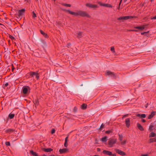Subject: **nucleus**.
<instances>
[{"label":"nucleus","instance_id":"obj_32","mask_svg":"<svg viewBox=\"0 0 156 156\" xmlns=\"http://www.w3.org/2000/svg\"><path fill=\"white\" fill-rule=\"evenodd\" d=\"M62 5H64V6H68V7H70L71 6V5H70V4H64V3H63V4H62Z\"/></svg>","mask_w":156,"mask_h":156},{"label":"nucleus","instance_id":"obj_51","mask_svg":"<svg viewBox=\"0 0 156 156\" xmlns=\"http://www.w3.org/2000/svg\"><path fill=\"white\" fill-rule=\"evenodd\" d=\"M131 31H137V30H131Z\"/></svg>","mask_w":156,"mask_h":156},{"label":"nucleus","instance_id":"obj_41","mask_svg":"<svg viewBox=\"0 0 156 156\" xmlns=\"http://www.w3.org/2000/svg\"><path fill=\"white\" fill-rule=\"evenodd\" d=\"M111 132V131L110 130L107 131L105 132V133H110Z\"/></svg>","mask_w":156,"mask_h":156},{"label":"nucleus","instance_id":"obj_4","mask_svg":"<svg viewBox=\"0 0 156 156\" xmlns=\"http://www.w3.org/2000/svg\"><path fill=\"white\" fill-rule=\"evenodd\" d=\"M106 75L110 77L115 78L116 77V74L110 71H107L106 73Z\"/></svg>","mask_w":156,"mask_h":156},{"label":"nucleus","instance_id":"obj_6","mask_svg":"<svg viewBox=\"0 0 156 156\" xmlns=\"http://www.w3.org/2000/svg\"><path fill=\"white\" fill-rule=\"evenodd\" d=\"M115 151L116 153L122 156H124L126 155V153L118 149H115Z\"/></svg>","mask_w":156,"mask_h":156},{"label":"nucleus","instance_id":"obj_14","mask_svg":"<svg viewBox=\"0 0 156 156\" xmlns=\"http://www.w3.org/2000/svg\"><path fill=\"white\" fill-rule=\"evenodd\" d=\"M107 140V137L106 136H104L101 139V141L103 142H106Z\"/></svg>","mask_w":156,"mask_h":156},{"label":"nucleus","instance_id":"obj_5","mask_svg":"<svg viewBox=\"0 0 156 156\" xmlns=\"http://www.w3.org/2000/svg\"><path fill=\"white\" fill-rule=\"evenodd\" d=\"M103 153L104 154L109 156H116L115 154H113L111 152L108 151L104 150L103 151Z\"/></svg>","mask_w":156,"mask_h":156},{"label":"nucleus","instance_id":"obj_16","mask_svg":"<svg viewBox=\"0 0 156 156\" xmlns=\"http://www.w3.org/2000/svg\"><path fill=\"white\" fill-rule=\"evenodd\" d=\"M68 137L67 136L65 139V142L64 144V146L65 147H67L68 146L67 142L68 141Z\"/></svg>","mask_w":156,"mask_h":156},{"label":"nucleus","instance_id":"obj_40","mask_svg":"<svg viewBox=\"0 0 156 156\" xmlns=\"http://www.w3.org/2000/svg\"><path fill=\"white\" fill-rule=\"evenodd\" d=\"M128 116V114H126L125 115H123V117H122V119H123L124 118H125V117H127Z\"/></svg>","mask_w":156,"mask_h":156},{"label":"nucleus","instance_id":"obj_9","mask_svg":"<svg viewBox=\"0 0 156 156\" xmlns=\"http://www.w3.org/2000/svg\"><path fill=\"white\" fill-rule=\"evenodd\" d=\"M68 150L67 148H64L61 149L59 150V152L60 154L68 152Z\"/></svg>","mask_w":156,"mask_h":156},{"label":"nucleus","instance_id":"obj_12","mask_svg":"<svg viewBox=\"0 0 156 156\" xmlns=\"http://www.w3.org/2000/svg\"><path fill=\"white\" fill-rule=\"evenodd\" d=\"M87 6L89 7L90 8H94L96 7L97 5H93L89 3H87L86 4Z\"/></svg>","mask_w":156,"mask_h":156},{"label":"nucleus","instance_id":"obj_52","mask_svg":"<svg viewBox=\"0 0 156 156\" xmlns=\"http://www.w3.org/2000/svg\"><path fill=\"white\" fill-rule=\"evenodd\" d=\"M120 4L119 5V7L118 8V9H120Z\"/></svg>","mask_w":156,"mask_h":156},{"label":"nucleus","instance_id":"obj_30","mask_svg":"<svg viewBox=\"0 0 156 156\" xmlns=\"http://www.w3.org/2000/svg\"><path fill=\"white\" fill-rule=\"evenodd\" d=\"M41 33L45 37H46L47 36V35L45 34V33H44L43 31L41 30Z\"/></svg>","mask_w":156,"mask_h":156},{"label":"nucleus","instance_id":"obj_13","mask_svg":"<svg viewBox=\"0 0 156 156\" xmlns=\"http://www.w3.org/2000/svg\"><path fill=\"white\" fill-rule=\"evenodd\" d=\"M137 127L138 129L141 131H143L144 129L141 125L139 123H137Z\"/></svg>","mask_w":156,"mask_h":156},{"label":"nucleus","instance_id":"obj_23","mask_svg":"<svg viewBox=\"0 0 156 156\" xmlns=\"http://www.w3.org/2000/svg\"><path fill=\"white\" fill-rule=\"evenodd\" d=\"M33 101L35 105H38V101L37 98H35L34 99Z\"/></svg>","mask_w":156,"mask_h":156},{"label":"nucleus","instance_id":"obj_21","mask_svg":"<svg viewBox=\"0 0 156 156\" xmlns=\"http://www.w3.org/2000/svg\"><path fill=\"white\" fill-rule=\"evenodd\" d=\"M100 5L103 6L105 7H112V6L109 5H108V4H102V3H100Z\"/></svg>","mask_w":156,"mask_h":156},{"label":"nucleus","instance_id":"obj_2","mask_svg":"<svg viewBox=\"0 0 156 156\" xmlns=\"http://www.w3.org/2000/svg\"><path fill=\"white\" fill-rule=\"evenodd\" d=\"M117 142V139L116 138H110L108 141V144L109 147H112L113 145L115 144Z\"/></svg>","mask_w":156,"mask_h":156},{"label":"nucleus","instance_id":"obj_54","mask_svg":"<svg viewBox=\"0 0 156 156\" xmlns=\"http://www.w3.org/2000/svg\"><path fill=\"white\" fill-rule=\"evenodd\" d=\"M127 0H124V2H125L126 1H127Z\"/></svg>","mask_w":156,"mask_h":156},{"label":"nucleus","instance_id":"obj_44","mask_svg":"<svg viewBox=\"0 0 156 156\" xmlns=\"http://www.w3.org/2000/svg\"><path fill=\"white\" fill-rule=\"evenodd\" d=\"M141 114H138L136 115V116L137 117H140L141 116Z\"/></svg>","mask_w":156,"mask_h":156},{"label":"nucleus","instance_id":"obj_33","mask_svg":"<svg viewBox=\"0 0 156 156\" xmlns=\"http://www.w3.org/2000/svg\"><path fill=\"white\" fill-rule=\"evenodd\" d=\"M146 115L145 114H142L141 115L140 117L141 118H145L146 117Z\"/></svg>","mask_w":156,"mask_h":156},{"label":"nucleus","instance_id":"obj_26","mask_svg":"<svg viewBox=\"0 0 156 156\" xmlns=\"http://www.w3.org/2000/svg\"><path fill=\"white\" fill-rule=\"evenodd\" d=\"M13 131V130L12 129H7L5 130V132L6 133H9L10 132H12Z\"/></svg>","mask_w":156,"mask_h":156},{"label":"nucleus","instance_id":"obj_25","mask_svg":"<svg viewBox=\"0 0 156 156\" xmlns=\"http://www.w3.org/2000/svg\"><path fill=\"white\" fill-rule=\"evenodd\" d=\"M87 105L85 104H83L81 106V108L83 109H85L87 108Z\"/></svg>","mask_w":156,"mask_h":156},{"label":"nucleus","instance_id":"obj_8","mask_svg":"<svg viewBox=\"0 0 156 156\" xmlns=\"http://www.w3.org/2000/svg\"><path fill=\"white\" fill-rule=\"evenodd\" d=\"M30 75L32 76H35V77L37 79H38L39 78V76L38 74L36 72H31L30 73Z\"/></svg>","mask_w":156,"mask_h":156},{"label":"nucleus","instance_id":"obj_37","mask_svg":"<svg viewBox=\"0 0 156 156\" xmlns=\"http://www.w3.org/2000/svg\"><path fill=\"white\" fill-rule=\"evenodd\" d=\"M55 130L54 129H53L51 130V133L52 134H53L55 133Z\"/></svg>","mask_w":156,"mask_h":156},{"label":"nucleus","instance_id":"obj_35","mask_svg":"<svg viewBox=\"0 0 156 156\" xmlns=\"http://www.w3.org/2000/svg\"><path fill=\"white\" fill-rule=\"evenodd\" d=\"M77 108L76 107H75L73 108V111L74 112H77Z\"/></svg>","mask_w":156,"mask_h":156},{"label":"nucleus","instance_id":"obj_56","mask_svg":"<svg viewBox=\"0 0 156 156\" xmlns=\"http://www.w3.org/2000/svg\"><path fill=\"white\" fill-rule=\"evenodd\" d=\"M147 105H146V108H147Z\"/></svg>","mask_w":156,"mask_h":156},{"label":"nucleus","instance_id":"obj_45","mask_svg":"<svg viewBox=\"0 0 156 156\" xmlns=\"http://www.w3.org/2000/svg\"><path fill=\"white\" fill-rule=\"evenodd\" d=\"M8 85V83H6L5 84L4 87H7Z\"/></svg>","mask_w":156,"mask_h":156},{"label":"nucleus","instance_id":"obj_53","mask_svg":"<svg viewBox=\"0 0 156 156\" xmlns=\"http://www.w3.org/2000/svg\"><path fill=\"white\" fill-rule=\"evenodd\" d=\"M122 0H121L120 1V2L119 3V5L121 4V2H122Z\"/></svg>","mask_w":156,"mask_h":156},{"label":"nucleus","instance_id":"obj_29","mask_svg":"<svg viewBox=\"0 0 156 156\" xmlns=\"http://www.w3.org/2000/svg\"><path fill=\"white\" fill-rule=\"evenodd\" d=\"M119 140L120 141H121L122 140V139L123 138L122 135V134H119Z\"/></svg>","mask_w":156,"mask_h":156},{"label":"nucleus","instance_id":"obj_24","mask_svg":"<svg viewBox=\"0 0 156 156\" xmlns=\"http://www.w3.org/2000/svg\"><path fill=\"white\" fill-rule=\"evenodd\" d=\"M83 36L82 33L80 32H78L77 33V36L78 37L80 38L81 37Z\"/></svg>","mask_w":156,"mask_h":156},{"label":"nucleus","instance_id":"obj_19","mask_svg":"<svg viewBox=\"0 0 156 156\" xmlns=\"http://www.w3.org/2000/svg\"><path fill=\"white\" fill-rule=\"evenodd\" d=\"M30 153L33 156H39L34 151H30Z\"/></svg>","mask_w":156,"mask_h":156},{"label":"nucleus","instance_id":"obj_46","mask_svg":"<svg viewBox=\"0 0 156 156\" xmlns=\"http://www.w3.org/2000/svg\"><path fill=\"white\" fill-rule=\"evenodd\" d=\"M142 121L143 122H146V120L145 119H142Z\"/></svg>","mask_w":156,"mask_h":156},{"label":"nucleus","instance_id":"obj_43","mask_svg":"<svg viewBox=\"0 0 156 156\" xmlns=\"http://www.w3.org/2000/svg\"><path fill=\"white\" fill-rule=\"evenodd\" d=\"M141 156H149L148 154H142Z\"/></svg>","mask_w":156,"mask_h":156},{"label":"nucleus","instance_id":"obj_28","mask_svg":"<svg viewBox=\"0 0 156 156\" xmlns=\"http://www.w3.org/2000/svg\"><path fill=\"white\" fill-rule=\"evenodd\" d=\"M120 142L121 144L124 145L126 144V140H125L123 141L122 140Z\"/></svg>","mask_w":156,"mask_h":156},{"label":"nucleus","instance_id":"obj_39","mask_svg":"<svg viewBox=\"0 0 156 156\" xmlns=\"http://www.w3.org/2000/svg\"><path fill=\"white\" fill-rule=\"evenodd\" d=\"M153 127V126H152L151 125L149 127V130H152V128Z\"/></svg>","mask_w":156,"mask_h":156},{"label":"nucleus","instance_id":"obj_20","mask_svg":"<svg viewBox=\"0 0 156 156\" xmlns=\"http://www.w3.org/2000/svg\"><path fill=\"white\" fill-rule=\"evenodd\" d=\"M149 142L150 143L156 142V137L150 139Z\"/></svg>","mask_w":156,"mask_h":156},{"label":"nucleus","instance_id":"obj_36","mask_svg":"<svg viewBox=\"0 0 156 156\" xmlns=\"http://www.w3.org/2000/svg\"><path fill=\"white\" fill-rule=\"evenodd\" d=\"M111 50L112 51L114 52H115V49L113 47H112L111 48Z\"/></svg>","mask_w":156,"mask_h":156},{"label":"nucleus","instance_id":"obj_47","mask_svg":"<svg viewBox=\"0 0 156 156\" xmlns=\"http://www.w3.org/2000/svg\"><path fill=\"white\" fill-rule=\"evenodd\" d=\"M152 19H156V16L152 18Z\"/></svg>","mask_w":156,"mask_h":156},{"label":"nucleus","instance_id":"obj_18","mask_svg":"<svg viewBox=\"0 0 156 156\" xmlns=\"http://www.w3.org/2000/svg\"><path fill=\"white\" fill-rule=\"evenodd\" d=\"M156 136V134L152 132L149 134V137H152Z\"/></svg>","mask_w":156,"mask_h":156},{"label":"nucleus","instance_id":"obj_55","mask_svg":"<svg viewBox=\"0 0 156 156\" xmlns=\"http://www.w3.org/2000/svg\"><path fill=\"white\" fill-rule=\"evenodd\" d=\"M0 25H2V26H3V25H2V24H1L0 23Z\"/></svg>","mask_w":156,"mask_h":156},{"label":"nucleus","instance_id":"obj_22","mask_svg":"<svg viewBox=\"0 0 156 156\" xmlns=\"http://www.w3.org/2000/svg\"><path fill=\"white\" fill-rule=\"evenodd\" d=\"M135 28L136 29H138L140 30H142L144 28V26H142V27H135Z\"/></svg>","mask_w":156,"mask_h":156},{"label":"nucleus","instance_id":"obj_38","mask_svg":"<svg viewBox=\"0 0 156 156\" xmlns=\"http://www.w3.org/2000/svg\"><path fill=\"white\" fill-rule=\"evenodd\" d=\"M104 125H103V124H101V125L100 128L101 130H102V128H104Z\"/></svg>","mask_w":156,"mask_h":156},{"label":"nucleus","instance_id":"obj_15","mask_svg":"<svg viewBox=\"0 0 156 156\" xmlns=\"http://www.w3.org/2000/svg\"><path fill=\"white\" fill-rule=\"evenodd\" d=\"M155 112H152L151 115H150L148 117V119H151L155 115Z\"/></svg>","mask_w":156,"mask_h":156},{"label":"nucleus","instance_id":"obj_7","mask_svg":"<svg viewBox=\"0 0 156 156\" xmlns=\"http://www.w3.org/2000/svg\"><path fill=\"white\" fill-rule=\"evenodd\" d=\"M133 18V16H122L119 18H118V20H126L129 19H131Z\"/></svg>","mask_w":156,"mask_h":156},{"label":"nucleus","instance_id":"obj_10","mask_svg":"<svg viewBox=\"0 0 156 156\" xmlns=\"http://www.w3.org/2000/svg\"><path fill=\"white\" fill-rule=\"evenodd\" d=\"M25 11V9H22L21 10H20L18 11V15L19 17L21 16L23 14V13Z\"/></svg>","mask_w":156,"mask_h":156},{"label":"nucleus","instance_id":"obj_34","mask_svg":"<svg viewBox=\"0 0 156 156\" xmlns=\"http://www.w3.org/2000/svg\"><path fill=\"white\" fill-rule=\"evenodd\" d=\"M5 144L7 146H10V143L9 142H6L5 143Z\"/></svg>","mask_w":156,"mask_h":156},{"label":"nucleus","instance_id":"obj_3","mask_svg":"<svg viewBox=\"0 0 156 156\" xmlns=\"http://www.w3.org/2000/svg\"><path fill=\"white\" fill-rule=\"evenodd\" d=\"M30 88L28 86H24L22 88V92L24 94H27L30 92Z\"/></svg>","mask_w":156,"mask_h":156},{"label":"nucleus","instance_id":"obj_48","mask_svg":"<svg viewBox=\"0 0 156 156\" xmlns=\"http://www.w3.org/2000/svg\"><path fill=\"white\" fill-rule=\"evenodd\" d=\"M98 151H100L101 149L99 148H98L97 149Z\"/></svg>","mask_w":156,"mask_h":156},{"label":"nucleus","instance_id":"obj_27","mask_svg":"<svg viewBox=\"0 0 156 156\" xmlns=\"http://www.w3.org/2000/svg\"><path fill=\"white\" fill-rule=\"evenodd\" d=\"M15 115L13 114H10L9 115V118L10 119H12L14 117Z\"/></svg>","mask_w":156,"mask_h":156},{"label":"nucleus","instance_id":"obj_17","mask_svg":"<svg viewBox=\"0 0 156 156\" xmlns=\"http://www.w3.org/2000/svg\"><path fill=\"white\" fill-rule=\"evenodd\" d=\"M53 149L51 148H44L43 151L46 152H50L52 151Z\"/></svg>","mask_w":156,"mask_h":156},{"label":"nucleus","instance_id":"obj_31","mask_svg":"<svg viewBox=\"0 0 156 156\" xmlns=\"http://www.w3.org/2000/svg\"><path fill=\"white\" fill-rule=\"evenodd\" d=\"M32 17L34 18H35L37 17L36 14L34 12H32Z\"/></svg>","mask_w":156,"mask_h":156},{"label":"nucleus","instance_id":"obj_1","mask_svg":"<svg viewBox=\"0 0 156 156\" xmlns=\"http://www.w3.org/2000/svg\"><path fill=\"white\" fill-rule=\"evenodd\" d=\"M69 12L73 15L75 16H77L78 15H80L82 16H86L88 17H90V16L89 15L87 14L85 12L81 11H79L76 12H73L72 11H70V10L68 11Z\"/></svg>","mask_w":156,"mask_h":156},{"label":"nucleus","instance_id":"obj_42","mask_svg":"<svg viewBox=\"0 0 156 156\" xmlns=\"http://www.w3.org/2000/svg\"><path fill=\"white\" fill-rule=\"evenodd\" d=\"M148 32H144L141 33V34L142 35H144L146 34H147Z\"/></svg>","mask_w":156,"mask_h":156},{"label":"nucleus","instance_id":"obj_49","mask_svg":"<svg viewBox=\"0 0 156 156\" xmlns=\"http://www.w3.org/2000/svg\"><path fill=\"white\" fill-rule=\"evenodd\" d=\"M62 10L64 11H66L69 12L68 11V10H66L65 9H62Z\"/></svg>","mask_w":156,"mask_h":156},{"label":"nucleus","instance_id":"obj_50","mask_svg":"<svg viewBox=\"0 0 156 156\" xmlns=\"http://www.w3.org/2000/svg\"><path fill=\"white\" fill-rule=\"evenodd\" d=\"M39 156H47V155H45V154H43L42 155H39Z\"/></svg>","mask_w":156,"mask_h":156},{"label":"nucleus","instance_id":"obj_11","mask_svg":"<svg viewBox=\"0 0 156 156\" xmlns=\"http://www.w3.org/2000/svg\"><path fill=\"white\" fill-rule=\"evenodd\" d=\"M125 124L126 127L129 128L130 125V119L129 118H127L125 120Z\"/></svg>","mask_w":156,"mask_h":156}]
</instances>
